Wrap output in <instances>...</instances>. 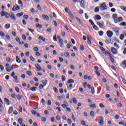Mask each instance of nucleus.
Wrapping results in <instances>:
<instances>
[{"instance_id":"obj_1","label":"nucleus","mask_w":126,"mask_h":126,"mask_svg":"<svg viewBox=\"0 0 126 126\" xmlns=\"http://www.w3.org/2000/svg\"><path fill=\"white\" fill-rule=\"evenodd\" d=\"M112 18H113L115 23H118V22H122L124 21V19L122 17H118V14H113L112 15Z\"/></svg>"},{"instance_id":"obj_2","label":"nucleus","mask_w":126,"mask_h":126,"mask_svg":"<svg viewBox=\"0 0 126 126\" xmlns=\"http://www.w3.org/2000/svg\"><path fill=\"white\" fill-rule=\"evenodd\" d=\"M99 8L101 11H103V10H107V9H108V6H107V4H106L105 2H103L102 4H100Z\"/></svg>"},{"instance_id":"obj_3","label":"nucleus","mask_w":126,"mask_h":126,"mask_svg":"<svg viewBox=\"0 0 126 126\" xmlns=\"http://www.w3.org/2000/svg\"><path fill=\"white\" fill-rule=\"evenodd\" d=\"M0 15L2 17H3V16H5V18L7 19L9 18L10 14H9L8 13L4 11H2L0 13Z\"/></svg>"},{"instance_id":"obj_4","label":"nucleus","mask_w":126,"mask_h":126,"mask_svg":"<svg viewBox=\"0 0 126 126\" xmlns=\"http://www.w3.org/2000/svg\"><path fill=\"white\" fill-rule=\"evenodd\" d=\"M98 123L99 124L100 126L104 125V118L102 116L99 117Z\"/></svg>"},{"instance_id":"obj_5","label":"nucleus","mask_w":126,"mask_h":126,"mask_svg":"<svg viewBox=\"0 0 126 126\" xmlns=\"http://www.w3.org/2000/svg\"><path fill=\"white\" fill-rule=\"evenodd\" d=\"M91 39H92V37L90 35L87 36V42L89 45H92V44Z\"/></svg>"},{"instance_id":"obj_6","label":"nucleus","mask_w":126,"mask_h":126,"mask_svg":"<svg viewBox=\"0 0 126 126\" xmlns=\"http://www.w3.org/2000/svg\"><path fill=\"white\" fill-rule=\"evenodd\" d=\"M96 24L99 26V28H104V27H105L103 22H101V23L100 22H98L96 23Z\"/></svg>"},{"instance_id":"obj_7","label":"nucleus","mask_w":126,"mask_h":126,"mask_svg":"<svg viewBox=\"0 0 126 126\" xmlns=\"http://www.w3.org/2000/svg\"><path fill=\"white\" fill-rule=\"evenodd\" d=\"M10 17L12 19V20H14V21H16V18H15V15L14 13L11 12L10 13Z\"/></svg>"},{"instance_id":"obj_8","label":"nucleus","mask_w":126,"mask_h":126,"mask_svg":"<svg viewBox=\"0 0 126 126\" xmlns=\"http://www.w3.org/2000/svg\"><path fill=\"white\" fill-rule=\"evenodd\" d=\"M106 34H107L108 38H112V36L113 35L112 32L111 31H107L106 32Z\"/></svg>"},{"instance_id":"obj_9","label":"nucleus","mask_w":126,"mask_h":126,"mask_svg":"<svg viewBox=\"0 0 126 126\" xmlns=\"http://www.w3.org/2000/svg\"><path fill=\"white\" fill-rule=\"evenodd\" d=\"M111 51L113 55H117V53H118V50L114 47H111Z\"/></svg>"},{"instance_id":"obj_10","label":"nucleus","mask_w":126,"mask_h":126,"mask_svg":"<svg viewBox=\"0 0 126 126\" xmlns=\"http://www.w3.org/2000/svg\"><path fill=\"white\" fill-rule=\"evenodd\" d=\"M20 9V6L17 5H14L12 8L13 11H16V10H19Z\"/></svg>"},{"instance_id":"obj_11","label":"nucleus","mask_w":126,"mask_h":126,"mask_svg":"<svg viewBox=\"0 0 126 126\" xmlns=\"http://www.w3.org/2000/svg\"><path fill=\"white\" fill-rule=\"evenodd\" d=\"M5 67H6V70L8 72H10V71H11V70H10V66H9V64L8 63H6L5 65Z\"/></svg>"},{"instance_id":"obj_12","label":"nucleus","mask_w":126,"mask_h":126,"mask_svg":"<svg viewBox=\"0 0 126 126\" xmlns=\"http://www.w3.org/2000/svg\"><path fill=\"white\" fill-rule=\"evenodd\" d=\"M68 14L70 18H71V19H72L73 20H74L75 19V18H74V16H73V14H72V12H71V11H69Z\"/></svg>"},{"instance_id":"obj_13","label":"nucleus","mask_w":126,"mask_h":126,"mask_svg":"<svg viewBox=\"0 0 126 126\" xmlns=\"http://www.w3.org/2000/svg\"><path fill=\"white\" fill-rule=\"evenodd\" d=\"M59 43L61 48H63V40L60 39L59 41Z\"/></svg>"},{"instance_id":"obj_14","label":"nucleus","mask_w":126,"mask_h":126,"mask_svg":"<svg viewBox=\"0 0 126 126\" xmlns=\"http://www.w3.org/2000/svg\"><path fill=\"white\" fill-rule=\"evenodd\" d=\"M106 44H110L111 43V38L106 37L105 39Z\"/></svg>"},{"instance_id":"obj_15","label":"nucleus","mask_w":126,"mask_h":126,"mask_svg":"<svg viewBox=\"0 0 126 126\" xmlns=\"http://www.w3.org/2000/svg\"><path fill=\"white\" fill-rule=\"evenodd\" d=\"M35 67L38 70H42V68L41 67V66L38 64H35Z\"/></svg>"},{"instance_id":"obj_16","label":"nucleus","mask_w":126,"mask_h":126,"mask_svg":"<svg viewBox=\"0 0 126 126\" xmlns=\"http://www.w3.org/2000/svg\"><path fill=\"white\" fill-rule=\"evenodd\" d=\"M42 18H43V19H45V20H49V16H48L47 15H42Z\"/></svg>"},{"instance_id":"obj_17","label":"nucleus","mask_w":126,"mask_h":126,"mask_svg":"<svg viewBox=\"0 0 126 126\" xmlns=\"http://www.w3.org/2000/svg\"><path fill=\"white\" fill-rule=\"evenodd\" d=\"M36 89H37V87H32L30 89L32 92H36Z\"/></svg>"},{"instance_id":"obj_18","label":"nucleus","mask_w":126,"mask_h":126,"mask_svg":"<svg viewBox=\"0 0 126 126\" xmlns=\"http://www.w3.org/2000/svg\"><path fill=\"white\" fill-rule=\"evenodd\" d=\"M4 100L5 103L6 104V105L8 106L10 104L9 100H8V99L6 98H4Z\"/></svg>"},{"instance_id":"obj_19","label":"nucleus","mask_w":126,"mask_h":126,"mask_svg":"<svg viewBox=\"0 0 126 126\" xmlns=\"http://www.w3.org/2000/svg\"><path fill=\"white\" fill-rule=\"evenodd\" d=\"M16 61L17 63H21V60H20V58H18V56H16Z\"/></svg>"},{"instance_id":"obj_20","label":"nucleus","mask_w":126,"mask_h":126,"mask_svg":"<svg viewBox=\"0 0 126 126\" xmlns=\"http://www.w3.org/2000/svg\"><path fill=\"white\" fill-rule=\"evenodd\" d=\"M38 39L40 41H43V42H45V41H46V39H45V37H43L41 36H39L38 37Z\"/></svg>"},{"instance_id":"obj_21","label":"nucleus","mask_w":126,"mask_h":126,"mask_svg":"<svg viewBox=\"0 0 126 126\" xmlns=\"http://www.w3.org/2000/svg\"><path fill=\"white\" fill-rule=\"evenodd\" d=\"M13 111V108L12 107H10L8 111V114H11Z\"/></svg>"},{"instance_id":"obj_22","label":"nucleus","mask_w":126,"mask_h":126,"mask_svg":"<svg viewBox=\"0 0 126 126\" xmlns=\"http://www.w3.org/2000/svg\"><path fill=\"white\" fill-rule=\"evenodd\" d=\"M10 28V24H7L4 26L5 29H9Z\"/></svg>"},{"instance_id":"obj_23","label":"nucleus","mask_w":126,"mask_h":126,"mask_svg":"<svg viewBox=\"0 0 126 126\" xmlns=\"http://www.w3.org/2000/svg\"><path fill=\"white\" fill-rule=\"evenodd\" d=\"M67 83H68L69 84H70L71 83H74V80L72 79H69L67 81Z\"/></svg>"},{"instance_id":"obj_24","label":"nucleus","mask_w":126,"mask_h":126,"mask_svg":"<svg viewBox=\"0 0 126 126\" xmlns=\"http://www.w3.org/2000/svg\"><path fill=\"white\" fill-rule=\"evenodd\" d=\"M90 115L91 117H92L93 118L95 116V113H94V111H92L90 112Z\"/></svg>"},{"instance_id":"obj_25","label":"nucleus","mask_w":126,"mask_h":126,"mask_svg":"<svg viewBox=\"0 0 126 126\" xmlns=\"http://www.w3.org/2000/svg\"><path fill=\"white\" fill-rule=\"evenodd\" d=\"M41 103L43 106H45L46 105V100H45V99L42 98L41 99Z\"/></svg>"},{"instance_id":"obj_26","label":"nucleus","mask_w":126,"mask_h":126,"mask_svg":"<svg viewBox=\"0 0 126 126\" xmlns=\"http://www.w3.org/2000/svg\"><path fill=\"white\" fill-rule=\"evenodd\" d=\"M119 125H120V126H126V123L123 122H120L119 123Z\"/></svg>"},{"instance_id":"obj_27","label":"nucleus","mask_w":126,"mask_h":126,"mask_svg":"<svg viewBox=\"0 0 126 126\" xmlns=\"http://www.w3.org/2000/svg\"><path fill=\"white\" fill-rule=\"evenodd\" d=\"M18 122L20 125L23 124V123H22L23 122V120H22V118H19Z\"/></svg>"},{"instance_id":"obj_28","label":"nucleus","mask_w":126,"mask_h":126,"mask_svg":"<svg viewBox=\"0 0 126 126\" xmlns=\"http://www.w3.org/2000/svg\"><path fill=\"white\" fill-rule=\"evenodd\" d=\"M47 80H44L42 81V84H43V86H46L47 85Z\"/></svg>"},{"instance_id":"obj_29","label":"nucleus","mask_w":126,"mask_h":126,"mask_svg":"<svg viewBox=\"0 0 126 126\" xmlns=\"http://www.w3.org/2000/svg\"><path fill=\"white\" fill-rule=\"evenodd\" d=\"M95 18L97 20H101V16L99 15H96Z\"/></svg>"},{"instance_id":"obj_30","label":"nucleus","mask_w":126,"mask_h":126,"mask_svg":"<svg viewBox=\"0 0 126 126\" xmlns=\"http://www.w3.org/2000/svg\"><path fill=\"white\" fill-rule=\"evenodd\" d=\"M22 97V95L17 94L16 95V97L18 100H21Z\"/></svg>"},{"instance_id":"obj_31","label":"nucleus","mask_w":126,"mask_h":126,"mask_svg":"<svg viewBox=\"0 0 126 126\" xmlns=\"http://www.w3.org/2000/svg\"><path fill=\"white\" fill-rule=\"evenodd\" d=\"M64 57L66 58H69V53L68 52H66L64 54Z\"/></svg>"},{"instance_id":"obj_32","label":"nucleus","mask_w":126,"mask_h":126,"mask_svg":"<svg viewBox=\"0 0 126 126\" xmlns=\"http://www.w3.org/2000/svg\"><path fill=\"white\" fill-rule=\"evenodd\" d=\"M93 28L94 30H96V31H98V30H99V28H98V27H97V26L95 25L93 26Z\"/></svg>"},{"instance_id":"obj_33","label":"nucleus","mask_w":126,"mask_h":126,"mask_svg":"<svg viewBox=\"0 0 126 126\" xmlns=\"http://www.w3.org/2000/svg\"><path fill=\"white\" fill-rule=\"evenodd\" d=\"M22 15H23V12L19 13L16 14V16H18V17H20Z\"/></svg>"},{"instance_id":"obj_34","label":"nucleus","mask_w":126,"mask_h":126,"mask_svg":"<svg viewBox=\"0 0 126 126\" xmlns=\"http://www.w3.org/2000/svg\"><path fill=\"white\" fill-rule=\"evenodd\" d=\"M27 74H28V75H29V76H32V72H31V71H27Z\"/></svg>"},{"instance_id":"obj_35","label":"nucleus","mask_w":126,"mask_h":126,"mask_svg":"<svg viewBox=\"0 0 126 126\" xmlns=\"http://www.w3.org/2000/svg\"><path fill=\"white\" fill-rule=\"evenodd\" d=\"M120 8L124 10V11H126V7L124 6H120Z\"/></svg>"},{"instance_id":"obj_36","label":"nucleus","mask_w":126,"mask_h":126,"mask_svg":"<svg viewBox=\"0 0 126 126\" xmlns=\"http://www.w3.org/2000/svg\"><path fill=\"white\" fill-rule=\"evenodd\" d=\"M120 26H126V23L125 22H123L120 24Z\"/></svg>"},{"instance_id":"obj_37","label":"nucleus","mask_w":126,"mask_h":126,"mask_svg":"<svg viewBox=\"0 0 126 126\" xmlns=\"http://www.w3.org/2000/svg\"><path fill=\"white\" fill-rule=\"evenodd\" d=\"M36 27H37V28H39V29H41V28H42V25L39 24H36Z\"/></svg>"},{"instance_id":"obj_38","label":"nucleus","mask_w":126,"mask_h":126,"mask_svg":"<svg viewBox=\"0 0 126 126\" xmlns=\"http://www.w3.org/2000/svg\"><path fill=\"white\" fill-rule=\"evenodd\" d=\"M73 102L74 104H77V100H76V98L75 97L73 98Z\"/></svg>"},{"instance_id":"obj_39","label":"nucleus","mask_w":126,"mask_h":126,"mask_svg":"<svg viewBox=\"0 0 126 126\" xmlns=\"http://www.w3.org/2000/svg\"><path fill=\"white\" fill-rule=\"evenodd\" d=\"M98 34H99V36H102V35L104 34V32L100 31L98 32Z\"/></svg>"},{"instance_id":"obj_40","label":"nucleus","mask_w":126,"mask_h":126,"mask_svg":"<svg viewBox=\"0 0 126 126\" xmlns=\"http://www.w3.org/2000/svg\"><path fill=\"white\" fill-rule=\"evenodd\" d=\"M124 38H125V35L123 34H121L120 36V40H124Z\"/></svg>"},{"instance_id":"obj_41","label":"nucleus","mask_w":126,"mask_h":126,"mask_svg":"<svg viewBox=\"0 0 126 126\" xmlns=\"http://www.w3.org/2000/svg\"><path fill=\"white\" fill-rule=\"evenodd\" d=\"M22 38L23 39H24V41H26L27 40L26 36L25 34H22Z\"/></svg>"},{"instance_id":"obj_42","label":"nucleus","mask_w":126,"mask_h":126,"mask_svg":"<svg viewBox=\"0 0 126 126\" xmlns=\"http://www.w3.org/2000/svg\"><path fill=\"white\" fill-rule=\"evenodd\" d=\"M91 91H92V94H94L95 93V89H94V87L91 88Z\"/></svg>"},{"instance_id":"obj_43","label":"nucleus","mask_w":126,"mask_h":126,"mask_svg":"<svg viewBox=\"0 0 126 126\" xmlns=\"http://www.w3.org/2000/svg\"><path fill=\"white\" fill-rule=\"evenodd\" d=\"M18 3L20 4V6L21 7L23 6V3H22V1H21V0H18Z\"/></svg>"},{"instance_id":"obj_44","label":"nucleus","mask_w":126,"mask_h":126,"mask_svg":"<svg viewBox=\"0 0 126 126\" xmlns=\"http://www.w3.org/2000/svg\"><path fill=\"white\" fill-rule=\"evenodd\" d=\"M15 90L16 91V92H17V93H19V92H20L19 88H18V87H15Z\"/></svg>"},{"instance_id":"obj_45","label":"nucleus","mask_w":126,"mask_h":126,"mask_svg":"<svg viewBox=\"0 0 126 126\" xmlns=\"http://www.w3.org/2000/svg\"><path fill=\"white\" fill-rule=\"evenodd\" d=\"M6 61L7 63H10L11 61V59H10V58L9 57H7L6 58Z\"/></svg>"},{"instance_id":"obj_46","label":"nucleus","mask_w":126,"mask_h":126,"mask_svg":"<svg viewBox=\"0 0 126 126\" xmlns=\"http://www.w3.org/2000/svg\"><path fill=\"white\" fill-rule=\"evenodd\" d=\"M53 90L56 92V93H58L59 92V91L58 90V89H57V87H53Z\"/></svg>"},{"instance_id":"obj_47","label":"nucleus","mask_w":126,"mask_h":126,"mask_svg":"<svg viewBox=\"0 0 126 126\" xmlns=\"http://www.w3.org/2000/svg\"><path fill=\"white\" fill-rule=\"evenodd\" d=\"M38 88H39V89H43V88H44V86H43V85L42 84H40L38 86Z\"/></svg>"},{"instance_id":"obj_48","label":"nucleus","mask_w":126,"mask_h":126,"mask_svg":"<svg viewBox=\"0 0 126 126\" xmlns=\"http://www.w3.org/2000/svg\"><path fill=\"white\" fill-rule=\"evenodd\" d=\"M0 69H1V71H3L4 70V67L2 65H0Z\"/></svg>"},{"instance_id":"obj_49","label":"nucleus","mask_w":126,"mask_h":126,"mask_svg":"<svg viewBox=\"0 0 126 126\" xmlns=\"http://www.w3.org/2000/svg\"><path fill=\"white\" fill-rule=\"evenodd\" d=\"M0 35L2 37H4V36H5V34H4V33L3 32H2V31L0 32Z\"/></svg>"},{"instance_id":"obj_50","label":"nucleus","mask_w":126,"mask_h":126,"mask_svg":"<svg viewBox=\"0 0 126 126\" xmlns=\"http://www.w3.org/2000/svg\"><path fill=\"white\" fill-rule=\"evenodd\" d=\"M90 107H91V108H94V109H96V104H93L92 105H91Z\"/></svg>"},{"instance_id":"obj_51","label":"nucleus","mask_w":126,"mask_h":126,"mask_svg":"<svg viewBox=\"0 0 126 126\" xmlns=\"http://www.w3.org/2000/svg\"><path fill=\"white\" fill-rule=\"evenodd\" d=\"M62 81H65V76L64 75H62Z\"/></svg>"},{"instance_id":"obj_52","label":"nucleus","mask_w":126,"mask_h":126,"mask_svg":"<svg viewBox=\"0 0 126 126\" xmlns=\"http://www.w3.org/2000/svg\"><path fill=\"white\" fill-rule=\"evenodd\" d=\"M56 119L57 121H61V117L59 115H57Z\"/></svg>"},{"instance_id":"obj_53","label":"nucleus","mask_w":126,"mask_h":126,"mask_svg":"<svg viewBox=\"0 0 126 126\" xmlns=\"http://www.w3.org/2000/svg\"><path fill=\"white\" fill-rule=\"evenodd\" d=\"M81 124L82 126H85V125H86V123H85V122L83 120H81Z\"/></svg>"},{"instance_id":"obj_54","label":"nucleus","mask_w":126,"mask_h":126,"mask_svg":"<svg viewBox=\"0 0 126 126\" xmlns=\"http://www.w3.org/2000/svg\"><path fill=\"white\" fill-rule=\"evenodd\" d=\"M47 32H48V33H51V32H52V28H49V29L46 30Z\"/></svg>"},{"instance_id":"obj_55","label":"nucleus","mask_w":126,"mask_h":126,"mask_svg":"<svg viewBox=\"0 0 126 126\" xmlns=\"http://www.w3.org/2000/svg\"><path fill=\"white\" fill-rule=\"evenodd\" d=\"M76 19L77 21L79 22V23H81L82 21H81V20H80V19L78 18L77 17H76Z\"/></svg>"},{"instance_id":"obj_56","label":"nucleus","mask_w":126,"mask_h":126,"mask_svg":"<svg viewBox=\"0 0 126 126\" xmlns=\"http://www.w3.org/2000/svg\"><path fill=\"white\" fill-rule=\"evenodd\" d=\"M67 122H68V124H69V125H71V124H72V121H71V120L70 119H67Z\"/></svg>"},{"instance_id":"obj_57","label":"nucleus","mask_w":126,"mask_h":126,"mask_svg":"<svg viewBox=\"0 0 126 126\" xmlns=\"http://www.w3.org/2000/svg\"><path fill=\"white\" fill-rule=\"evenodd\" d=\"M95 12H99V7H96L94 9Z\"/></svg>"},{"instance_id":"obj_58","label":"nucleus","mask_w":126,"mask_h":126,"mask_svg":"<svg viewBox=\"0 0 126 126\" xmlns=\"http://www.w3.org/2000/svg\"><path fill=\"white\" fill-rule=\"evenodd\" d=\"M5 37H6V39H7V40H10V36H9V35L6 34Z\"/></svg>"},{"instance_id":"obj_59","label":"nucleus","mask_w":126,"mask_h":126,"mask_svg":"<svg viewBox=\"0 0 126 126\" xmlns=\"http://www.w3.org/2000/svg\"><path fill=\"white\" fill-rule=\"evenodd\" d=\"M62 108H63V109H66V105H65V104H62Z\"/></svg>"},{"instance_id":"obj_60","label":"nucleus","mask_w":126,"mask_h":126,"mask_svg":"<svg viewBox=\"0 0 126 126\" xmlns=\"http://www.w3.org/2000/svg\"><path fill=\"white\" fill-rule=\"evenodd\" d=\"M66 86L67 88L69 89V88H71V87H72V84H70L69 85H68V84H66Z\"/></svg>"},{"instance_id":"obj_61","label":"nucleus","mask_w":126,"mask_h":126,"mask_svg":"<svg viewBox=\"0 0 126 126\" xmlns=\"http://www.w3.org/2000/svg\"><path fill=\"white\" fill-rule=\"evenodd\" d=\"M122 64H123V65H124V66H125V67H126V60L123 61Z\"/></svg>"},{"instance_id":"obj_62","label":"nucleus","mask_w":126,"mask_h":126,"mask_svg":"<svg viewBox=\"0 0 126 126\" xmlns=\"http://www.w3.org/2000/svg\"><path fill=\"white\" fill-rule=\"evenodd\" d=\"M32 115H36L37 114V112H36L35 110H32Z\"/></svg>"},{"instance_id":"obj_63","label":"nucleus","mask_w":126,"mask_h":126,"mask_svg":"<svg viewBox=\"0 0 126 126\" xmlns=\"http://www.w3.org/2000/svg\"><path fill=\"white\" fill-rule=\"evenodd\" d=\"M29 17L28 16V15H24L23 16V18H24V19H28Z\"/></svg>"},{"instance_id":"obj_64","label":"nucleus","mask_w":126,"mask_h":126,"mask_svg":"<svg viewBox=\"0 0 126 126\" xmlns=\"http://www.w3.org/2000/svg\"><path fill=\"white\" fill-rule=\"evenodd\" d=\"M41 121H42V122H43V123H45V122L46 121V118L42 117L41 118Z\"/></svg>"}]
</instances>
